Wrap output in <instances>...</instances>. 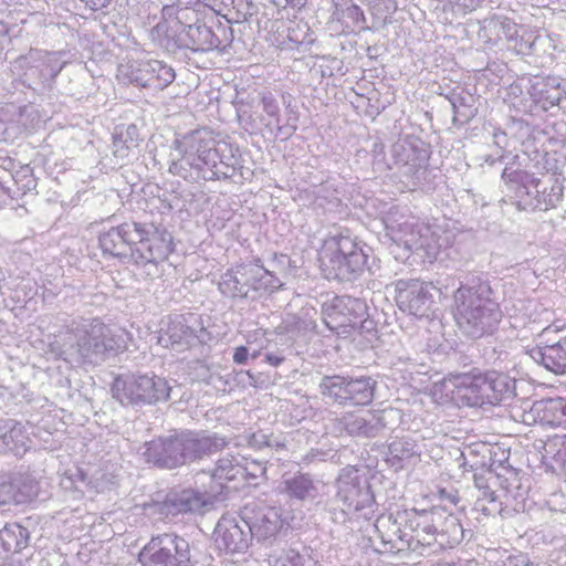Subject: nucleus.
I'll return each instance as SVG.
<instances>
[{"mask_svg":"<svg viewBox=\"0 0 566 566\" xmlns=\"http://www.w3.org/2000/svg\"><path fill=\"white\" fill-rule=\"evenodd\" d=\"M129 333L101 318L73 321L49 343V353L73 367H95L127 349Z\"/></svg>","mask_w":566,"mask_h":566,"instance_id":"nucleus-1","label":"nucleus"},{"mask_svg":"<svg viewBox=\"0 0 566 566\" xmlns=\"http://www.w3.org/2000/svg\"><path fill=\"white\" fill-rule=\"evenodd\" d=\"M453 298V316L463 334L480 338L497 328L502 312L492 298V289L486 282L461 285L454 292Z\"/></svg>","mask_w":566,"mask_h":566,"instance_id":"nucleus-2","label":"nucleus"},{"mask_svg":"<svg viewBox=\"0 0 566 566\" xmlns=\"http://www.w3.org/2000/svg\"><path fill=\"white\" fill-rule=\"evenodd\" d=\"M172 386L160 376L150 374H132L117 377L112 391L122 405L143 407L167 401L171 398Z\"/></svg>","mask_w":566,"mask_h":566,"instance_id":"nucleus-3","label":"nucleus"},{"mask_svg":"<svg viewBox=\"0 0 566 566\" xmlns=\"http://www.w3.org/2000/svg\"><path fill=\"white\" fill-rule=\"evenodd\" d=\"M143 566H205L187 539L172 533L154 536L139 553Z\"/></svg>","mask_w":566,"mask_h":566,"instance_id":"nucleus-4","label":"nucleus"},{"mask_svg":"<svg viewBox=\"0 0 566 566\" xmlns=\"http://www.w3.org/2000/svg\"><path fill=\"white\" fill-rule=\"evenodd\" d=\"M377 381L368 376H324L319 382L322 396L338 406H368L375 397Z\"/></svg>","mask_w":566,"mask_h":566,"instance_id":"nucleus-5","label":"nucleus"},{"mask_svg":"<svg viewBox=\"0 0 566 566\" xmlns=\"http://www.w3.org/2000/svg\"><path fill=\"white\" fill-rule=\"evenodd\" d=\"M463 398L470 406L496 405L514 395L515 380L497 371H488L467 377L463 381Z\"/></svg>","mask_w":566,"mask_h":566,"instance_id":"nucleus-6","label":"nucleus"},{"mask_svg":"<svg viewBox=\"0 0 566 566\" xmlns=\"http://www.w3.org/2000/svg\"><path fill=\"white\" fill-rule=\"evenodd\" d=\"M210 340L200 315L187 313L170 318L167 327L158 335V344L165 348L184 352L192 346Z\"/></svg>","mask_w":566,"mask_h":566,"instance_id":"nucleus-7","label":"nucleus"},{"mask_svg":"<svg viewBox=\"0 0 566 566\" xmlns=\"http://www.w3.org/2000/svg\"><path fill=\"white\" fill-rule=\"evenodd\" d=\"M336 488V501L342 504V514L371 509L375 503L368 482L354 467L342 469Z\"/></svg>","mask_w":566,"mask_h":566,"instance_id":"nucleus-8","label":"nucleus"},{"mask_svg":"<svg viewBox=\"0 0 566 566\" xmlns=\"http://www.w3.org/2000/svg\"><path fill=\"white\" fill-rule=\"evenodd\" d=\"M392 410L368 409L347 411L333 420L337 434L353 438H375L387 428V417Z\"/></svg>","mask_w":566,"mask_h":566,"instance_id":"nucleus-9","label":"nucleus"},{"mask_svg":"<svg viewBox=\"0 0 566 566\" xmlns=\"http://www.w3.org/2000/svg\"><path fill=\"white\" fill-rule=\"evenodd\" d=\"M441 513L440 507L430 510H409L401 512L405 527L409 532V551L419 552L436 544L438 525Z\"/></svg>","mask_w":566,"mask_h":566,"instance_id":"nucleus-10","label":"nucleus"},{"mask_svg":"<svg viewBox=\"0 0 566 566\" xmlns=\"http://www.w3.org/2000/svg\"><path fill=\"white\" fill-rule=\"evenodd\" d=\"M366 311L364 301L348 295L335 296L322 305L323 319L331 331L357 326Z\"/></svg>","mask_w":566,"mask_h":566,"instance_id":"nucleus-11","label":"nucleus"},{"mask_svg":"<svg viewBox=\"0 0 566 566\" xmlns=\"http://www.w3.org/2000/svg\"><path fill=\"white\" fill-rule=\"evenodd\" d=\"M431 285L419 280H399L395 300L400 311L417 317L427 316L433 303Z\"/></svg>","mask_w":566,"mask_h":566,"instance_id":"nucleus-12","label":"nucleus"},{"mask_svg":"<svg viewBox=\"0 0 566 566\" xmlns=\"http://www.w3.org/2000/svg\"><path fill=\"white\" fill-rule=\"evenodd\" d=\"M242 522L251 537L258 542L274 538L284 525L281 510L273 506H263L255 511L245 507Z\"/></svg>","mask_w":566,"mask_h":566,"instance_id":"nucleus-13","label":"nucleus"},{"mask_svg":"<svg viewBox=\"0 0 566 566\" xmlns=\"http://www.w3.org/2000/svg\"><path fill=\"white\" fill-rule=\"evenodd\" d=\"M38 495L36 481L23 473L0 474V507L31 502Z\"/></svg>","mask_w":566,"mask_h":566,"instance_id":"nucleus-14","label":"nucleus"},{"mask_svg":"<svg viewBox=\"0 0 566 566\" xmlns=\"http://www.w3.org/2000/svg\"><path fill=\"white\" fill-rule=\"evenodd\" d=\"M145 447L144 457L149 463L167 469L186 464L180 433L154 439Z\"/></svg>","mask_w":566,"mask_h":566,"instance_id":"nucleus-15","label":"nucleus"},{"mask_svg":"<svg viewBox=\"0 0 566 566\" xmlns=\"http://www.w3.org/2000/svg\"><path fill=\"white\" fill-rule=\"evenodd\" d=\"M213 497L214 494L193 489L172 490L157 505L160 514L176 516L182 513L200 512L205 506L212 504Z\"/></svg>","mask_w":566,"mask_h":566,"instance_id":"nucleus-16","label":"nucleus"},{"mask_svg":"<svg viewBox=\"0 0 566 566\" xmlns=\"http://www.w3.org/2000/svg\"><path fill=\"white\" fill-rule=\"evenodd\" d=\"M252 539L250 532L243 526L242 517L223 516L214 528V542L220 551L226 553H241L249 547Z\"/></svg>","mask_w":566,"mask_h":566,"instance_id":"nucleus-17","label":"nucleus"},{"mask_svg":"<svg viewBox=\"0 0 566 566\" xmlns=\"http://www.w3.org/2000/svg\"><path fill=\"white\" fill-rule=\"evenodd\" d=\"M185 463H189L206 455L216 453L228 446V441L224 437L218 433L208 434L203 431L193 432L185 431L180 432Z\"/></svg>","mask_w":566,"mask_h":566,"instance_id":"nucleus-18","label":"nucleus"},{"mask_svg":"<svg viewBox=\"0 0 566 566\" xmlns=\"http://www.w3.org/2000/svg\"><path fill=\"white\" fill-rule=\"evenodd\" d=\"M376 532L385 548L389 552L409 551V532L405 527L401 512L396 515H381L375 523Z\"/></svg>","mask_w":566,"mask_h":566,"instance_id":"nucleus-19","label":"nucleus"},{"mask_svg":"<svg viewBox=\"0 0 566 566\" xmlns=\"http://www.w3.org/2000/svg\"><path fill=\"white\" fill-rule=\"evenodd\" d=\"M174 80V69L158 60L142 61L130 71V81L142 87L163 90Z\"/></svg>","mask_w":566,"mask_h":566,"instance_id":"nucleus-20","label":"nucleus"},{"mask_svg":"<svg viewBox=\"0 0 566 566\" xmlns=\"http://www.w3.org/2000/svg\"><path fill=\"white\" fill-rule=\"evenodd\" d=\"M32 444L23 424L13 420H0V454L22 457Z\"/></svg>","mask_w":566,"mask_h":566,"instance_id":"nucleus-21","label":"nucleus"},{"mask_svg":"<svg viewBox=\"0 0 566 566\" xmlns=\"http://www.w3.org/2000/svg\"><path fill=\"white\" fill-rule=\"evenodd\" d=\"M179 46L195 52H208L218 49L222 42L206 24L186 25L178 36Z\"/></svg>","mask_w":566,"mask_h":566,"instance_id":"nucleus-22","label":"nucleus"},{"mask_svg":"<svg viewBox=\"0 0 566 566\" xmlns=\"http://www.w3.org/2000/svg\"><path fill=\"white\" fill-rule=\"evenodd\" d=\"M323 483L307 473H298L282 482V492L291 500L313 502L321 495Z\"/></svg>","mask_w":566,"mask_h":566,"instance_id":"nucleus-23","label":"nucleus"},{"mask_svg":"<svg viewBox=\"0 0 566 566\" xmlns=\"http://www.w3.org/2000/svg\"><path fill=\"white\" fill-rule=\"evenodd\" d=\"M530 356L555 374H566V337L552 345L532 348Z\"/></svg>","mask_w":566,"mask_h":566,"instance_id":"nucleus-24","label":"nucleus"},{"mask_svg":"<svg viewBox=\"0 0 566 566\" xmlns=\"http://www.w3.org/2000/svg\"><path fill=\"white\" fill-rule=\"evenodd\" d=\"M411 253L407 256L416 261L418 258L422 260L423 266L427 269H460L463 263L459 259L460 250H409Z\"/></svg>","mask_w":566,"mask_h":566,"instance_id":"nucleus-25","label":"nucleus"},{"mask_svg":"<svg viewBox=\"0 0 566 566\" xmlns=\"http://www.w3.org/2000/svg\"><path fill=\"white\" fill-rule=\"evenodd\" d=\"M325 252V258H329L333 269L338 271L339 275L356 273L367 266V255L364 250H349L344 253L343 250H321Z\"/></svg>","mask_w":566,"mask_h":566,"instance_id":"nucleus-26","label":"nucleus"},{"mask_svg":"<svg viewBox=\"0 0 566 566\" xmlns=\"http://www.w3.org/2000/svg\"><path fill=\"white\" fill-rule=\"evenodd\" d=\"M440 513L436 544L440 548L453 547L460 544L464 538V530L459 518L447 513L442 507H440Z\"/></svg>","mask_w":566,"mask_h":566,"instance_id":"nucleus-27","label":"nucleus"},{"mask_svg":"<svg viewBox=\"0 0 566 566\" xmlns=\"http://www.w3.org/2000/svg\"><path fill=\"white\" fill-rule=\"evenodd\" d=\"M420 455L416 441L411 438H397L388 446L387 462L395 470L403 469Z\"/></svg>","mask_w":566,"mask_h":566,"instance_id":"nucleus-28","label":"nucleus"},{"mask_svg":"<svg viewBox=\"0 0 566 566\" xmlns=\"http://www.w3.org/2000/svg\"><path fill=\"white\" fill-rule=\"evenodd\" d=\"M30 532L19 523H8L0 530V545L7 553H20L29 545Z\"/></svg>","mask_w":566,"mask_h":566,"instance_id":"nucleus-29","label":"nucleus"},{"mask_svg":"<svg viewBox=\"0 0 566 566\" xmlns=\"http://www.w3.org/2000/svg\"><path fill=\"white\" fill-rule=\"evenodd\" d=\"M240 454H227L218 460L211 479L217 481L220 488L223 486L222 481H234L240 479L241 464L239 462Z\"/></svg>","mask_w":566,"mask_h":566,"instance_id":"nucleus-30","label":"nucleus"},{"mask_svg":"<svg viewBox=\"0 0 566 566\" xmlns=\"http://www.w3.org/2000/svg\"><path fill=\"white\" fill-rule=\"evenodd\" d=\"M238 279L244 283L248 294L258 292L264 287L262 283L263 276L266 274L265 269L259 263H242L234 268Z\"/></svg>","mask_w":566,"mask_h":566,"instance_id":"nucleus-31","label":"nucleus"},{"mask_svg":"<svg viewBox=\"0 0 566 566\" xmlns=\"http://www.w3.org/2000/svg\"><path fill=\"white\" fill-rule=\"evenodd\" d=\"M220 292L228 297H249L244 283L238 279L234 269L227 271L219 282Z\"/></svg>","mask_w":566,"mask_h":566,"instance_id":"nucleus-32","label":"nucleus"},{"mask_svg":"<svg viewBox=\"0 0 566 566\" xmlns=\"http://www.w3.org/2000/svg\"><path fill=\"white\" fill-rule=\"evenodd\" d=\"M130 233L128 226L123 224L106 231L99 239L101 248L123 247L130 244V241L126 238Z\"/></svg>","mask_w":566,"mask_h":566,"instance_id":"nucleus-33","label":"nucleus"},{"mask_svg":"<svg viewBox=\"0 0 566 566\" xmlns=\"http://www.w3.org/2000/svg\"><path fill=\"white\" fill-rule=\"evenodd\" d=\"M474 510L482 512L486 516H491L501 511V503L497 501L493 491L485 489L483 495L478 497Z\"/></svg>","mask_w":566,"mask_h":566,"instance_id":"nucleus-34","label":"nucleus"},{"mask_svg":"<svg viewBox=\"0 0 566 566\" xmlns=\"http://www.w3.org/2000/svg\"><path fill=\"white\" fill-rule=\"evenodd\" d=\"M533 410L539 416L541 422L553 427H560L562 415H559V411L551 410L548 400L536 401L533 405Z\"/></svg>","mask_w":566,"mask_h":566,"instance_id":"nucleus-35","label":"nucleus"},{"mask_svg":"<svg viewBox=\"0 0 566 566\" xmlns=\"http://www.w3.org/2000/svg\"><path fill=\"white\" fill-rule=\"evenodd\" d=\"M241 464L240 479H256L265 474L266 468L262 461L251 460L247 457L240 455Z\"/></svg>","mask_w":566,"mask_h":566,"instance_id":"nucleus-36","label":"nucleus"},{"mask_svg":"<svg viewBox=\"0 0 566 566\" xmlns=\"http://www.w3.org/2000/svg\"><path fill=\"white\" fill-rule=\"evenodd\" d=\"M282 563L283 566H314L315 564L306 551L304 553H300L294 548H290L284 552Z\"/></svg>","mask_w":566,"mask_h":566,"instance_id":"nucleus-37","label":"nucleus"},{"mask_svg":"<svg viewBox=\"0 0 566 566\" xmlns=\"http://www.w3.org/2000/svg\"><path fill=\"white\" fill-rule=\"evenodd\" d=\"M129 260L137 265L155 264L153 250H129Z\"/></svg>","mask_w":566,"mask_h":566,"instance_id":"nucleus-38","label":"nucleus"},{"mask_svg":"<svg viewBox=\"0 0 566 566\" xmlns=\"http://www.w3.org/2000/svg\"><path fill=\"white\" fill-rule=\"evenodd\" d=\"M249 443L253 448L261 449L266 446H272V436H268L264 432H255L251 436Z\"/></svg>","mask_w":566,"mask_h":566,"instance_id":"nucleus-39","label":"nucleus"},{"mask_svg":"<svg viewBox=\"0 0 566 566\" xmlns=\"http://www.w3.org/2000/svg\"><path fill=\"white\" fill-rule=\"evenodd\" d=\"M102 255L106 260L117 258L123 263H133V260H129V250H124L117 253H114L113 250H102Z\"/></svg>","mask_w":566,"mask_h":566,"instance_id":"nucleus-40","label":"nucleus"},{"mask_svg":"<svg viewBox=\"0 0 566 566\" xmlns=\"http://www.w3.org/2000/svg\"><path fill=\"white\" fill-rule=\"evenodd\" d=\"M548 406H549L551 410L553 409L557 412L559 410V415H562L560 427L566 426V402L562 399L548 400Z\"/></svg>","mask_w":566,"mask_h":566,"instance_id":"nucleus-41","label":"nucleus"},{"mask_svg":"<svg viewBox=\"0 0 566 566\" xmlns=\"http://www.w3.org/2000/svg\"><path fill=\"white\" fill-rule=\"evenodd\" d=\"M249 357V350L245 346H239L234 349L233 361L242 365L245 364Z\"/></svg>","mask_w":566,"mask_h":566,"instance_id":"nucleus-42","label":"nucleus"},{"mask_svg":"<svg viewBox=\"0 0 566 566\" xmlns=\"http://www.w3.org/2000/svg\"><path fill=\"white\" fill-rule=\"evenodd\" d=\"M264 358H265V361L273 367H277L285 359L284 356H282L281 354H276V353H266Z\"/></svg>","mask_w":566,"mask_h":566,"instance_id":"nucleus-43","label":"nucleus"},{"mask_svg":"<svg viewBox=\"0 0 566 566\" xmlns=\"http://www.w3.org/2000/svg\"><path fill=\"white\" fill-rule=\"evenodd\" d=\"M348 12L357 22H360V23H365L366 22V17H365L364 11L360 9L359 6L353 4L348 9Z\"/></svg>","mask_w":566,"mask_h":566,"instance_id":"nucleus-44","label":"nucleus"},{"mask_svg":"<svg viewBox=\"0 0 566 566\" xmlns=\"http://www.w3.org/2000/svg\"><path fill=\"white\" fill-rule=\"evenodd\" d=\"M527 557L524 555L510 556L504 566H525Z\"/></svg>","mask_w":566,"mask_h":566,"instance_id":"nucleus-45","label":"nucleus"},{"mask_svg":"<svg viewBox=\"0 0 566 566\" xmlns=\"http://www.w3.org/2000/svg\"><path fill=\"white\" fill-rule=\"evenodd\" d=\"M474 485L481 491V495L485 489H490L486 484L485 479L482 475L474 474Z\"/></svg>","mask_w":566,"mask_h":566,"instance_id":"nucleus-46","label":"nucleus"},{"mask_svg":"<svg viewBox=\"0 0 566 566\" xmlns=\"http://www.w3.org/2000/svg\"><path fill=\"white\" fill-rule=\"evenodd\" d=\"M441 496L449 500L453 504H457L459 501V496L457 493L453 494V493L447 492L446 490L441 491Z\"/></svg>","mask_w":566,"mask_h":566,"instance_id":"nucleus-47","label":"nucleus"},{"mask_svg":"<svg viewBox=\"0 0 566 566\" xmlns=\"http://www.w3.org/2000/svg\"><path fill=\"white\" fill-rule=\"evenodd\" d=\"M270 448H275V449H283L285 448V443L281 440H279L277 438H274L272 437V446H269Z\"/></svg>","mask_w":566,"mask_h":566,"instance_id":"nucleus-48","label":"nucleus"},{"mask_svg":"<svg viewBox=\"0 0 566 566\" xmlns=\"http://www.w3.org/2000/svg\"><path fill=\"white\" fill-rule=\"evenodd\" d=\"M259 355H260V353H259V352H254L253 354H251V357H252L253 359H255Z\"/></svg>","mask_w":566,"mask_h":566,"instance_id":"nucleus-49","label":"nucleus"},{"mask_svg":"<svg viewBox=\"0 0 566 566\" xmlns=\"http://www.w3.org/2000/svg\"><path fill=\"white\" fill-rule=\"evenodd\" d=\"M525 566H535V565L527 559L525 563Z\"/></svg>","mask_w":566,"mask_h":566,"instance_id":"nucleus-50","label":"nucleus"},{"mask_svg":"<svg viewBox=\"0 0 566 566\" xmlns=\"http://www.w3.org/2000/svg\"><path fill=\"white\" fill-rule=\"evenodd\" d=\"M548 332H549V328H545V329L543 331V334H547Z\"/></svg>","mask_w":566,"mask_h":566,"instance_id":"nucleus-51","label":"nucleus"}]
</instances>
